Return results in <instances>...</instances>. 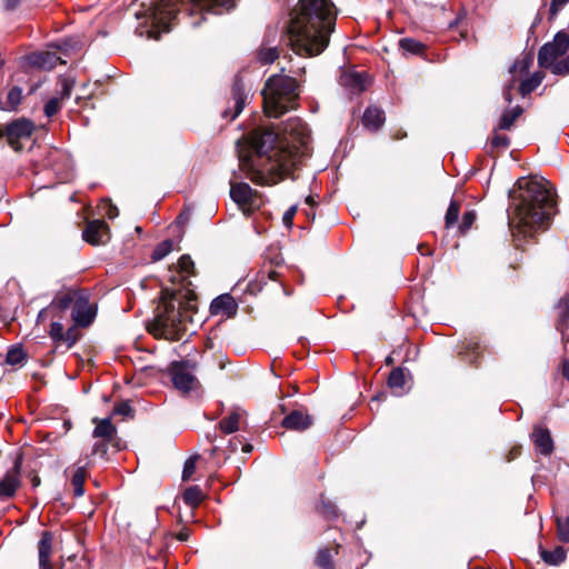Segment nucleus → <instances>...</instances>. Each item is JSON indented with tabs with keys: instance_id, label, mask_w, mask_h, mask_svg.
<instances>
[{
	"instance_id": "obj_1",
	"label": "nucleus",
	"mask_w": 569,
	"mask_h": 569,
	"mask_svg": "<svg viewBox=\"0 0 569 569\" xmlns=\"http://www.w3.org/2000/svg\"><path fill=\"white\" fill-rule=\"evenodd\" d=\"M309 129L297 117L283 123L282 138L272 129L257 128L238 142L240 167L252 182L276 184L309 156Z\"/></svg>"
},
{
	"instance_id": "obj_2",
	"label": "nucleus",
	"mask_w": 569,
	"mask_h": 569,
	"mask_svg": "<svg viewBox=\"0 0 569 569\" xmlns=\"http://www.w3.org/2000/svg\"><path fill=\"white\" fill-rule=\"evenodd\" d=\"M194 263L190 256L183 254L177 266L168 269L167 280L172 288L162 290L161 301L149 330L158 338L179 340L186 330V322L196 310V295L190 277L194 276Z\"/></svg>"
},
{
	"instance_id": "obj_3",
	"label": "nucleus",
	"mask_w": 569,
	"mask_h": 569,
	"mask_svg": "<svg viewBox=\"0 0 569 569\" xmlns=\"http://www.w3.org/2000/svg\"><path fill=\"white\" fill-rule=\"evenodd\" d=\"M509 228L517 247L549 227L556 214V193L543 178H520L510 193Z\"/></svg>"
},
{
	"instance_id": "obj_4",
	"label": "nucleus",
	"mask_w": 569,
	"mask_h": 569,
	"mask_svg": "<svg viewBox=\"0 0 569 569\" xmlns=\"http://www.w3.org/2000/svg\"><path fill=\"white\" fill-rule=\"evenodd\" d=\"M335 24L333 2H297L287 27L292 50L300 56L320 54L329 44Z\"/></svg>"
},
{
	"instance_id": "obj_5",
	"label": "nucleus",
	"mask_w": 569,
	"mask_h": 569,
	"mask_svg": "<svg viewBox=\"0 0 569 569\" xmlns=\"http://www.w3.org/2000/svg\"><path fill=\"white\" fill-rule=\"evenodd\" d=\"M298 96V83L295 78L281 74L270 77L262 90L266 114L269 118L281 117L295 108Z\"/></svg>"
},
{
	"instance_id": "obj_6",
	"label": "nucleus",
	"mask_w": 569,
	"mask_h": 569,
	"mask_svg": "<svg viewBox=\"0 0 569 569\" xmlns=\"http://www.w3.org/2000/svg\"><path fill=\"white\" fill-rule=\"evenodd\" d=\"M569 36L559 31L553 40L543 44L538 53V63L557 76L569 74Z\"/></svg>"
},
{
	"instance_id": "obj_7",
	"label": "nucleus",
	"mask_w": 569,
	"mask_h": 569,
	"mask_svg": "<svg viewBox=\"0 0 569 569\" xmlns=\"http://www.w3.org/2000/svg\"><path fill=\"white\" fill-rule=\"evenodd\" d=\"M178 2H141L134 12L137 19H144L157 31H169L171 21L177 18Z\"/></svg>"
},
{
	"instance_id": "obj_8",
	"label": "nucleus",
	"mask_w": 569,
	"mask_h": 569,
	"mask_svg": "<svg viewBox=\"0 0 569 569\" xmlns=\"http://www.w3.org/2000/svg\"><path fill=\"white\" fill-rule=\"evenodd\" d=\"M230 197L247 216L261 208L264 200L246 182L231 183Z\"/></svg>"
},
{
	"instance_id": "obj_9",
	"label": "nucleus",
	"mask_w": 569,
	"mask_h": 569,
	"mask_svg": "<svg viewBox=\"0 0 569 569\" xmlns=\"http://www.w3.org/2000/svg\"><path fill=\"white\" fill-rule=\"evenodd\" d=\"M33 123L27 119H18L0 130V134L4 136L8 143L16 150L22 149V142L29 140L33 132Z\"/></svg>"
},
{
	"instance_id": "obj_10",
	"label": "nucleus",
	"mask_w": 569,
	"mask_h": 569,
	"mask_svg": "<svg viewBox=\"0 0 569 569\" xmlns=\"http://www.w3.org/2000/svg\"><path fill=\"white\" fill-rule=\"evenodd\" d=\"M169 372L173 386L181 392H189L198 386V380L192 375V366L187 362H172Z\"/></svg>"
},
{
	"instance_id": "obj_11",
	"label": "nucleus",
	"mask_w": 569,
	"mask_h": 569,
	"mask_svg": "<svg viewBox=\"0 0 569 569\" xmlns=\"http://www.w3.org/2000/svg\"><path fill=\"white\" fill-rule=\"evenodd\" d=\"M186 4L184 11L189 12L190 16L199 14L203 18L207 13L221 14L223 7L227 6V11L234 8V2H182Z\"/></svg>"
},
{
	"instance_id": "obj_12",
	"label": "nucleus",
	"mask_w": 569,
	"mask_h": 569,
	"mask_svg": "<svg viewBox=\"0 0 569 569\" xmlns=\"http://www.w3.org/2000/svg\"><path fill=\"white\" fill-rule=\"evenodd\" d=\"M247 100V93L244 91V86L240 78L234 80L231 92V101L233 103L232 109L227 108L222 112V117L229 120L236 119L239 113L242 111L244 103Z\"/></svg>"
},
{
	"instance_id": "obj_13",
	"label": "nucleus",
	"mask_w": 569,
	"mask_h": 569,
	"mask_svg": "<svg viewBox=\"0 0 569 569\" xmlns=\"http://www.w3.org/2000/svg\"><path fill=\"white\" fill-rule=\"evenodd\" d=\"M20 460H16L14 466L7 471L0 481V499L11 498L20 486Z\"/></svg>"
},
{
	"instance_id": "obj_14",
	"label": "nucleus",
	"mask_w": 569,
	"mask_h": 569,
	"mask_svg": "<svg viewBox=\"0 0 569 569\" xmlns=\"http://www.w3.org/2000/svg\"><path fill=\"white\" fill-rule=\"evenodd\" d=\"M94 316L96 312L89 303V300L82 296L78 297L72 306L73 321L78 326L87 327L92 322Z\"/></svg>"
},
{
	"instance_id": "obj_15",
	"label": "nucleus",
	"mask_w": 569,
	"mask_h": 569,
	"mask_svg": "<svg viewBox=\"0 0 569 569\" xmlns=\"http://www.w3.org/2000/svg\"><path fill=\"white\" fill-rule=\"evenodd\" d=\"M535 450L542 456H550L553 451V440L550 431L542 426H535L531 432Z\"/></svg>"
},
{
	"instance_id": "obj_16",
	"label": "nucleus",
	"mask_w": 569,
	"mask_h": 569,
	"mask_svg": "<svg viewBox=\"0 0 569 569\" xmlns=\"http://www.w3.org/2000/svg\"><path fill=\"white\" fill-rule=\"evenodd\" d=\"M108 238V226L102 220L88 222L83 230V239L93 246L104 243Z\"/></svg>"
},
{
	"instance_id": "obj_17",
	"label": "nucleus",
	"mask_w": 569,
	"mask_h": 569,
	"mask_svg": "<svg viewBox=\"0 0 569 569\" xmlns=\"http://www.w3.org/2000/svg\"><path fill=\"white\" fill-rule=\"evenodd\" d=\"M238 303L234 298L229 293H223L212 300L210 305V312L213 316H223L231 318L237 313Z\"/></svg>"
},
{
	"instance_id": "obj_18",
	"label": "nucleus",
	"mask_w": 569,
	"mask_h": 569,
	"mask_svg": "<svg viewBox=\"0 0 569 569\" xmlns=\"http://www.w3.org/2000/svg\"><path fill=\"white\" fill-rule=\"evenodd\" d=\"M52 533L43 531L38 543L39 553V569H52L51 555H52Z\"/></svg>"
},
{
	"instance_id": "obj_19",
	"label": "nucleus",
	"mask_w": 569,
	"mask_h": 569,
	"mask_svg": "<svg viewBox=\"0 0 569 569\" xmlns=\"http://www.w3.org/2000/svg\"><path fill=\"white\" fill-rule=\"evenodd\" d=\"M312 425L311 417L302 410H293L282 420L286 429L303 431Z\"/></svg>"
},
{
	"instance_id": "obj_20",
	"label": "nucleus",
	"mask_w": 569,
	"mask_h": 569,
	"mask_svg": "<svg viewBox=\"0 0 569 569\" xmlns=\"http://www.w3.org/2000/svg\"><path fill=\"white\" fill-rule=\"evenodd\" d=\"M30 62L39 68L42 69H52L58 64H64L66 61L62 60L60 56H58L56 52L51 51H42L37 52L30 56Z\"/></svg>"
},
{
	"instance_id": "obj_21",
	"label": "nucleus",
	"mask_w": 569,
	"mask_h": 569,
	"mask_svg": "<svg viewBox=\"0 0 569 569\" xmlns=\"http://www.w3.org/2000/svg\"><path fill=\"white\" fill-rule=\"evenodd\" d=\"M363 126L371 130L377 131L385 123V113L377 107H368L362 116Z\"/></svg>"
},
{
	"instance_id": "obj_22",
	"label": "nucleus",
	"mask_w": 569,
	"mask_h": 569,
	"mask_svg": "<svg viewBox=\"0 0 569 569\" xmlns=\"http://www.w3.org/2000/svg\"><path fill=\"white\" fill-rule=\"evenodd\" d=\"M22 100V89L18 86H13L7 92L4 99H0V109L4 111H14Z\"/></svg>"
},
{
	"instance_id": "obj_23",
	"label": "nucleus",
	"mask_w": 569,
	"mask_h": 569,
	"mask_svg": "<svg viewBox=\"0 0 569 569\" xmlns=\"http://www.w3.org/2000/svg\"><path fill=\"white\" fill-rule=\"evenodd\" d=\"M93 422L97 423L93 430L94 438H102L106 441H110L116 435V428L111 423L110 419H93Z\"/></svg>"
},
{
	"instance_id": "obj_24",
	"label": "nucleus",
	"mask_w": 569,
	"mask_h": 569,
	"mask_svg": "<svg viewBox=\"0 0 569 569\" xmlns=\"http://www.w3.org/2000/svg\"><path fill=\"white\" fill-rule=\"evenodd\" d=\"M539 553H540V557L542 558V560L550 566H558V565L562 563L566 559V550L561 546L556 547L551 551L546 550L542 547H540Z\"/></svg>"
},
{
	"instance_id": "obj_25",
	"label": "nucleus",
	"mask_w": 569,
	"mask_h": 569,
	"mask_svg": "<svg viewBox=\"0 0 569 569\" xmlns=\"http://www.w3.org/2000/svg\"><path fill=\"white\" fill-rule=\"evenodd\" d=\"M87 477L86 466H79L73 470L71 476V486L73 488V495L81 497L84 495V480Z\"/></svg>"
},
{
	"instance_id": "obj_26",
	"label": "nucleus",
	"mask_w": 569,
	"mask_h": 569,
	"mask_svg": "<svg viewBox=\"0 0 569 569\" xmlns=\"http://www.w3.org/2000/svg\"><path fill=\"white\" fill-rule=\"evenodd\" d=\"M569 321V301L567 298H561L558 303V321L557 329L562 333V338H566V330L568 329Z\"/></svg>"
},
{
	"instance_id": "obj_27",
	"label": "nucleus",
	"mask_w": 569,
	"mask_h": 569,
	"mask_svg": "<svg viewBox=\"0 0 569 569\" xmlns=\"http://www.w3.org/2000/svg\"><path fill=\"white\" fill-rule=\"evenodd\" d=\"M543 76L541 72H536L531 77L525 79L521 81L519 91L520 93L526 97L527 94L531 93L533 90H536L540 83L542 82Z\"/></svg>"
},
{
	"instance_id": "obj_28",
	"label": "nucleus",
	"mask_w": 569,
	"mask_h": 569,
	"mask_svg": "<svg viewBox=\"0 0 569 569\" xmlns=\"http://www.w3.org/2000/svg\"><path fill=\"white\" fill-rule=\"evenodd\" d=\"M522 113V108L517 106L511 110H507L502 113L500 121L498 123V129L500 130H509L517 118Z\"/></svg>"
},
{
	"instance_id": "obj_29",
	"label": "nucleus",
	"mask_w": 569,
	"mask_h": 569,
	"mask_svg": "<svg viewBox=\"0 0 569 569\" xmlns=\"http://www.w3.org/2000/svg\"><path fill=\"white\" fill-rule=\"evenodd\" d=\"M399 47L405 53L409 54H421L425 50L423 43L413 38L400 39Z\"/></svg>"
},
{
	"instance_id": "obj_30",
	"label": "nucleus",
	"mask_w": 569,
	"mask_h": 569,
	"mask_svg": "<svg viewBox=\"0 0 569 569\" xmlns=\"http://www.w3.org/2000/svg\"><path fill=\"white\" fill-rule=\"evenodd\" d=\"M239 420L240 413L238 411H233L219 422V428L227 435L233 433L239 429Z\"/></svg>"
},
{
	"instance_id": "obj_31",
	"label": "nucleus",
	"mask_w": 569,
	"mask_h": 569,
	"mask_svg": "<svg viewBox=\"0 0 569 569\" xmlns=\"http://www.w3.org/2000/svg\"><path fill=\"white\" fill-rule=\"evenodd\" d=\"M532 64V57L530 54H523L515 61L510 68V73L515 77L526 74Z\"/></svg>"
},
{
	"instance_id": "obj_32",
	"label": "nucleus",
	"mask_w": 569,
	"mask_h": 569,
	"mask_svg": "<svg viewBox=\"0 0 569 569\" xmlns=\"http://www.w3.org/2000/svg\"><path fill=\"white\" fill-rule=\"evenodd\" d=\"M76 299L72 292H66L57 296L50 305V309H57L59 311H63L68 309L71 305L73 306Z\"/></svg>"
},
{
	"instance_id": "obj_33",
	"label": "nucleus",
	"mask_w": 569,
	"mask_h": 569,
	"mask_svg": "<svg viewBox=\"0 0 569 569\" xmlns=\"http://www.w3.org/2000/svg\"><path fill=\"white\" fill-rule=\"evenodd\" d=\"M203 493L198 486L188 488L183 493L184 502L190 507H197L201 503Z\"/></svg>"
},
{
	"instance_id": "obj_34",
	"label": "nucleus",
	"mask_w": 569,
	"mask_h": 569,
	"mask_svg": "<svg viewBox=\"0 0 569 569\" xmlns=\"http://www.w3.org/2000/svg\"><path fill=\"white\" fill-rule=\"evenodd\" d=\"M406 383V376L401 368L393 369L388 378V385L393 390H402Z\"/></svg>"
},
{
	"instance_id": "obj_35",
	"label": "nucleus",
	"mask_w": 569,
	"mask_h": 569,
	"mask_svg": "<svg viewBox=\"0 0 569 569\" xmlns=\"http://www.w3.org/2000/svg\"><path fill=\"white\" fill-rule=\"evenodd\" d=\"M173 248V242L171 240H164L160 242L151 254L152 261H159L168 256Z\"/></svg>"
},
{
	"instance_id": "obj_36",
	"label": "nucleus",
	"mask_w": 569,
	"mask_h": 569,
	"mask_svg": "<svg viewBox=\"0 0 569 569\" xmlns=\"http://www.w3.org/2000/svg\"><path fill=\"white\" fill-rule=\"evenodd\" d=\"M558 538L561 542H569V516L565 518H557Z\"/></svg>"
},
{
	"instance_id": "obj_37",
	"label": "nucleus",
	"mask_w": 569,
	"mask_h": 569,
	"mask_svg": "<svg viewBox=\"0 0 569 569\" xmlns=\"http://www.w3.org/2000/svg\"><path fill=\"white\" fill-rule=\"evenodd\" d=\"M24 357L26 355L21 348H11L7 352L6 362L11 366H18L23 362Z\"/></svg>"
},
{
	"instance_id": "obj_38",
	"label": "nucleus",
	"mask_w": 569,
	"mask_h": 569,
	"mask_svg": "<svg viewBox=\"0 0 569 569\" xmlns=\"http://www.w3.org/2000/svg\"><path fill=\"white\" fill-rule=\"evenodd\" d=\"M460 206L456 201H451L446 213V227L450 228L458 221Z\"/></svg>"
},
{
	"instance_id": "obj_39",
	"label": "nucleus",
	"mask_w": 569,
	"mask_h": 569,
	"mask_svg": "<svg viewBox=\"0 0 569 569\" xmlns=\"http://www.w3.org/2000/svg\"><path fill=\"white\" fill-rule=\"evenodd\" d=\"M316 563L322 569H335L331 555L328 549H322L318 552Z\"/></svg>"
},
{
	"instance_id": "obj_40",
	"label": "nucleus",
	"mask_w": 569,
	"mask_h": 569,
	"mask_svg": "<svg viewBox=\"0 0 569 569\" xmlns=\"http://www.w3.org/2000/svg\"><path fill=\"white\" fill-rule=\"evenodd\" d=\"M79 339V331L76 327L69 328L63 332V337L60 341V345H64L67 349H70Z\"/></svg>"
},
{
	"instance_id": "obj_41",
	"label": "nucleus",
	"mask_w": 569,
	"mask_h": 569,
	"mask_svg": "<svg viewBox=\"0 0 569 569\" xmlns=\"http://www.w3.org/2000/svg\"><path fill=\"white\" fill-rule=\"evenodd\" d=\"M59 86H60V99H68L71 94V91L73 89V86H74V81L70 78H61L59 80Z\"/></svg>"
},
{
	"instance_id": "obj_42",
	"label": "nucleus",
	"mask_w": 569,
	"mask_h": 569,
	"mask_svg": "<svg viewBox=\"0 0 569 569\" xmlns=\"http://www.w3.org/2000/svg\"><path fill=\"white\" fill-rule=\"evenodd\" d=\"M63 326L60 322H52L50 326L49 336L57 346H60V341L63 337Z\"/></svg>"
},
{
	"instance_id": "obj_43",
	"label": "nucleus",
	"mask_w": 569,
	"mask_h": 569,
	"mask_svg": "<svg viewBox=\"0 0 569 569\" xmlns=\"http://www.w3.org/2000/svg\"><path fill=\"white\" fill-rule=\"evenodd\" d=\"M196 461H197V457H190L186 460L183 470H182V479L183 480H189L193 476V473L196 471Z\"/></svg>"
},
{
	"instance_id": "obj_44",
	"label": "nucleus",
	"mask_w": 569,
	"mask_h": 569,
	"mask_svg": "<svg viewBox=\"0 0 569 569\" xmlns=\"http://www.w3.org/2000/svg\"><path fill=\"white\" fill-rule=\"evenodd\" d=\"M476 220V213L473 211H467L462 216V221L459 226L462 233L467 232Z\"/></svg>"
},
{
	"instance_id": "obj_45",
	"label": "nucleus",
	"mask_w": 569,
	"mask_h": 569,
	"mask_svg": "<svg viewBox=\"0 0 569 569\" xmlns=\"http://www.w3.org/2000/svg\"><path fill=\"white\" fill-rule=\"evenodd\" d=\"M278 58V52L276 48H268L264 50H261L259 53V60L262 63H271Z\"/></svg>"
},
{
	"instance_id": "obj_46",
	"label": "nucleus",
	"mask_w": 569,
	"mask_h": 569,
	"mask_svg": "<svg viewBox=\"0 0 569 569\" xmlns=\"http://www.w3.org/2000/svg\"><path fill=\"white\" fill-rule=\"evenodd\" d=\"M60 109V98H51L44 106V113L47 117L54 116Z\"/></svg>"
},
{
	"instance_id": "obj_47",
	"label": "nucleus",
	"mask_w": 569,
	"mask_h": 569,
	"mask_svg": "<svg viewBox=\"0 0 569 569\" xmlns=\"http://www.w3.org/2000/svg\"><path fill=\"white\" fill-rule=\"evenodd\" d=\"M509 143V138L505 134L496 133L491 140V147L498 149H506L508 148Z\"/></svg>"
},
{
	"instance_id": "obj_48",
	"label": "nucleus",
	"mask_w": 569,
	"mask_h": 569,
	"mask_svg": "<svg viewBox=\"0 0 569 569\" xmlns=\"http://www.w3.org/2000/svg\"><path fill=\"white\" fill-rule=\"evenodd\" d=\"M297 212V206H291L284 213H283V217H282V221L284 223L286 227H291L292 226V221H293V218H295V214Z\"/></svg>"
},
{
	"instance_id": "obj_49",
	"label": "nucleus",
	"mask_w": 569,
	"mask_h": 569,
	"mask_svg": "<svg viewBox=\"0 0 569 569\" xmlns=\"http://www.w3.org/2000/svg\"><path fill=\"white\" fill-rule=\"evenodd\" d=\"M107 451H108V445L106 442V440H101V441H97L94 445H93V448H92V455H101L102 457L107 455Z\"/></svg>"
},
{
	"instance_id": "obj_50",
	"label": "nucleus",
	"mask_w": 569,
	"mask_h": 569,
	"mask_svg": "<svg viewBox=\"0 0 569 569\" xmlns=\"http://www.w3.org/2000/svg\"><path fill=\"white\" fill-rule=\"evenodd\" d=\"M130 411H131V407L126 402L119 403L114 408V413L121 415V416H128L130 413Z\"/></svg>"
},
{
	"instance_id": "obj_51",
	"label": "nucleus",
	"mask_w": 569,
	"mask_h": 569,
	"mask_svg": "<svg viewBox=\"0 0 569 569\" xmlns=\"http://www.w3.org/2000/svg\"><path fill=\"white\" fill-rule=\"evenodd\" d=\"M351 78H352L355 87L359 91H362L365 89V86H363V82H362V76L359 74V73H356V74L351 76Z\"/></svg>"
},
{
	"instance_id": "obj_52",
	"label": "nucleus",
	"mask_w": 569,
	"mask_h": 569,
	"mask_svg": "<svg viewBox=\"0 0 569 569\" xmlns=\"http://www.w3.org/2000/svg\"><path fill=\"white\" fill-rule=\"evenodd\" d=\"M515 87V80H512L503 90V97L507 102H511V91Z\"/></svg>"
},
{
	"instance_id": "obj_53",
	"label": "nucleus",
	"mask_w": 569,
	"mask_h": 569,
	"mask_svg": "<svg viewBox=\"0 0 569 569\" xmlns=\"http://www.w3.org/2000/svg\"><path fill=\"white\" fill-rule=\"evenodd\" d=\"M561 375L569 380V360H563L561 365Z\"/></svg>"
},
{
	"instance_id": "obj_54",
	"label": "nucleus",
	"mask_w": 569,
	"mask_h": 569,
	"mask_svg": "<svg viewBox=\"0 0 569 569\" xmlns=\"http://www.w3.org/2000/svg\"><path fill=\"white\" fill-rule=\"evenodd\" d=\"M190 537V531L188 529H182L178 532L177 539L180 541H187Z\"/></svg>"
},
{
	"instance_id": "obj_55",
	"label": "nucleus",
	"mask_w": 569,
	"mask_h": 569,
	"mask_svg": "<svg viewBox=\"0 0 569 569\" xmlns=\"http://www.w3.org/2000/svg\"><path fill=\"white\" fill-rule=\"evenodd\" d=\"M565 2H557V1H553L551 2V8H550V11L552 13H556L558 10H560L561 6Z\"/></svg>"
},
{
	"instance_id": "obj_56",
	"label": "nucleus",
	"mask_w": 569,
	"mask_h": 569,
	"mask_svg": "<svg viewBox=\"0 0 569 569\" xmlns=\"http://www.w3.org/2000/svg\"><path fill=\"white\" fill-rule=\"evenodd\" d=\"M107 214H108V217H109V218H111V219H112V218H114V217H117V216H118V209H117V207H114V206H110V207H109V210H108V212H107Z\"/></svg>"
},
{
	"instance_id": "obj_57",
	"label": "nucleus",
	"mask_w": 569,
	"mask_h": 569,
	"mask_svg": "<svg viewBox=\"0 0 569 569\" xmlns=\"http://www.w3.org/2000/svg\"><path fill=\"white\" fill-rule=\"evenodd\" d=\"M16 4H17V2H13V1L6 2L4 9H6L7 11H12V10H14V9H16Z\"/></svg>"
},
{
	"instance_id": "obj_58",
	"label": "nucleus",
	"mask_w": 569,
	"mask_h": 569,
	"mask_svg": "<svg viewBox=\"0 0 569 569\" xmlns=\"http://www.w3.org/2000/svg\"><path fill=\"white\" fill-rule=\"evenodd\" d=\"M71 47L69 41H63L61 46H59V49H63L66 52L68 51V48Z\"/></svg>"
},
{
	"instance_id": "obj_59",
	"label": "nucleus",
	"mask_w": 569,
	"mask_h": 569,
	"mask_svg": "<svg viewBox=\"0 0 569 569\" xmlns=\"http://www.w3.org/2000/svg\"><path fill=\"white\" fill-rule=\"evenodd\" d=\"M39 483H40V479H39L38 477H34V478L32 479V485H33L34 487H37Z\"/></svg>"
},
{
	"instance_id": "obj_60",
	"label": "nucleus",
	"mask_w": 569,
	"mask_h": 569,
	"mask_svg": "<svg viewBox=\"0 0 569 569\" xmlns=\"http://www.w3.org/2000/svg\"><path fill=\"white\" fill-rule=\"evenodd\" d=\"M251 450H252V446H250V445H247L243 447L244 452H250Z\"/></svg>"
},
{
	"instance_id": "obj_61",
	"label": "nucleus",
	"mask_w": 569,
	"mask_h": 569,
	"mask_svg": "<svg viewBox=\"0 0 569 569\" xmlns=\"http://www.w3.org/2000/svg\"><path fill=\"white\" fill-rule=\"evenodd\" d=\"M190 23H191L193 27H197V26H199V24H200V21L193 20V21H191Z\"/></svg>"
},
{
	"instance_id": "obj_62",
	"label": "nucleus",
	"mask_w": 569,
	"mask_h": 569,
	"mask_svg": "<svg viewBox=\"0 0 569 569\" xmlns=\"http://www.w3.org/2000/svg\"><path fill=\"white\" fill-rule=\"evenodd\" d=\"M47 310H48V309H43V310H41V311H40V313H39V318H42V317H43V315L47 312Z\"/></svg>"
}]
</instances>
